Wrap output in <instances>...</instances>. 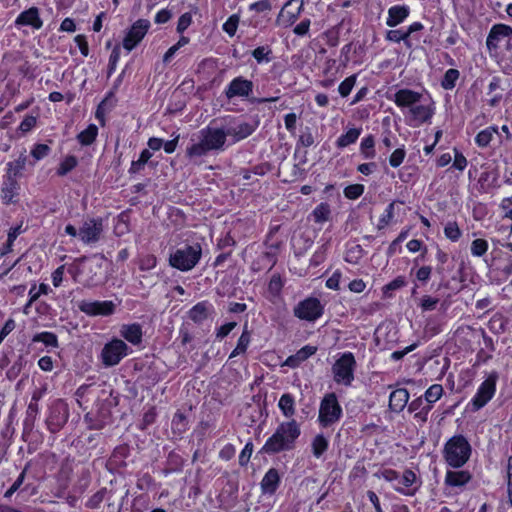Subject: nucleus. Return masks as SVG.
<instances>
[{
  "instance_id": "obj_1",
  "label": "nucleus",
  "mask_w": 512,
  "mask_h": 512,
  "mask_svg": "<svg viewBox=\"0 0 512 512\" xmlns=\"http://www.w3.org/2000/svg\"><path fill=\"white\" fill-rule=\"evenodd\" d=\"M301 434L300 425L292 419L280 423L275 432L266 440L260 453L274 455L295 448L296 440Z\"/></svg>"
},
{
  "instance_id": "obj_2",
  "label": "nucleus",
  "mask_w": 512,
  "mask_h": 512,
  "mask_svg": "<svg viewBox=\"0 0 512 512\" xmlns=\"http://www.w3.org/2000/svg\"><path fill=\"white\" fill-rule=\"evenodd\" d=\"M227 139V133L221 128L206 127L199 131L197 142L186 148V156L197 159L206 156L211 151H222Z\"/></svg>"
},
{
  "instance_id": "obj_3",
  "label": "nucleus",
  "mask_w": 512,
  "mask_h": 512,
  "mask_svg": "<svg viewBox=\"0 0 512 512\" xmlns=\"http://www.w3.org/2000/svg\"><path fill=\"white\" fill-rule=\"evenodd\" d=\"M471 452L472 448L466 437L455 435L445 443L443 457L450 467L461 468L468 462Z\"/></svg>"
},
{
  "instance_id": "obj_4",
  "label": "nucleus",
  "mask_w": 512,
  "mask_h": 512,
  "mask_svg": "<svg viewBox=\"0 0 512 512\" xmlns=\"http://www.w3.org/2000/svg\"><path fill=\"white\" fill-rule=\"evenodd\" d=\"M202 248L199 243L185 245L170 253L169 265L182 272L192 270L200 261Z\"/></svg>"
},
{
  "instance_id": "obj_5",
  "label": "nucleus",
  "mask_w": 512,
  "mask_h": 512,
  "mask_svg": "<svg viewBox=\"0 0 512 512\" xmlns=\"http://www.w3.org/2000/svg\"><path fill=\"white\" fill-rule=\"evenodd\" d=\"M343 415L337 396L331 392L326 394L320 402L318 422L321 427L329 428L337 423Z\"/></svg>"
},
{
  "instance_id": "obj_6",
  "label": "nucleus",
  "mask_w": 512,
  "mask_h": 512,
  "mask_svg": "<svg viewBox=\"0 0 512 512\" xmlns=\"http://www.w3.org/2000/svg\"><path fill=\"white\" fill-rule=\"evenodd\" d=\"M356 360L351 352L343 353L332 366L334 381L338 384L350 386L354 380Z\"/></svg>"
},
{
  "instance_id": "obj_7",
  "label": "nucleus",
  "mask_w": 512,
  "mask_h": 512,
  "mask_svg": "<svg viewBox=\"0 0 512 512\" xmlns=\"http://www.w3.org/2000/svg\"><path fill=\"white\" fill-rule=\"evenodd\" d=\"M130 352L129 346L119 338L107 342L100 353V359L105 367L118 365Z\"/></svg>"
},
{
  "instance_id": "obj_8",
  "label": "nucleus",
  "mask_w": 512,
  "mask_h": 512,
  "mask_svg": "<svg viewBox=\"0 0 512 512\" xmlns=\"http://www.w3.org/2000/svg\"><path fill=\"white\" fill-rule=\"evenodd\" d=\"M69 417L68 405L62 399L54 400L49 406L46 425L51 433L59 432L67 423Z\"/></svg>"
},
{
  "instance_id": "obj_9",
  "label": "nucleus",
  "mask_w": 512,
  "mask_h": 512,
  "mask_svg": "<svg viewBox=\"0 0 512 512\" xmlns=\"http://www.w3.org/2000/svg\"><path fill=\"white\" fill-rule=\"evenodd\" d=\"M497 380L498 374L496 372H492L481 383L476 394L471 400L473 411H478L483 408L493 398L496 391Z\"/></svg>"
},
{
  "instance_id": "obj_10",
  "label": "nucleus",
  "mask_w": 512,
  "mask_h": 512,
  "mask_svg": "<svg viewBox=\"0 0 512 512\" xmlns=\"http://www.w3.org/2000/svg\"><path fill=\"white\" fill-rule=\"evenodd\" d=\"M324 307L320 300L309 297L300 301L293 309L294 316L309 322H314L323 315Z\"/></svg>"
},
{
  "instance_id": "obj_11",
  "label": "nucleus",
  "mask_w": 512,
  "mask_h": 512,
  "mask_svg": "<svg viewBox=\"0 0 512 512\" xmlns=\"http://www.w3.org/2000/svg\"><path fill=\"white\" fill-rule=\"evenodd\" d=\"M78 309L90 317L110 316L114 314L116 305L113 301H90L81 300L77 303Z\"/></svg>"
},
{
  "instance_id": "obj_12",
  "label": "nucleus",
  "mask_w": 512,
  "mask_h": 512,
  "mask_svg": "<svg viewBox=\"0 0 512 512\" xmlns=\"http://www.w3.org/2000/svg\"><path fill=\"white\" fill-rule=\"evenodd\" d=\"M103 229L102 218H88L79 228V238L86 245L95 244L100 240Z\"/></svg>"
},
{
  "instance_id": "obj_13",
  "label": "nucleus",
  "mask_w": 512,
  "mask_h": 512,
  "mask_svg": "<svg viewBox=\"0 0 512 512\" xmlns=\"http://www.w3.org/2000/svg\"><path fill=\"white\" fill-rule=\"evenodd\" d=\"M150 28V21L147 19H138L129 29L123 39V47L132 51L145 37Z\"/></svg>"
},
{
  "instance_id": "obj_14",
  "label": "nucleus",
  "mask_w": 512,
  "mask_h": 512,
  "mask_svg": "<svg viewBox=\"0 0 512 512\" xmlns=\"http://www.w3.org/2000/svg\"><path fill=\"white\" fill-rule=\"evenodd\" d=\"M512 41V27L507 24H494L486 38V47L491 51H497L502 40Z\"/></svg>"
},
{
  "instance_id": "obj_15",
  "label": "nucleus",
  "mask_w": 512,
  "mask_h": 512,
  "mask_svg": "<svg viewBox=\"0 0 512 512\" xmlns=\"http://www.w3.org/2000/svg\"><path fill=\"white\" fill-rule=\"evenodd\" d=\"M253 82L242 76L234 78L225 90V96L228 99L235 97L247 98L253 92Z\"/></svg>"
},
{
  "instance_id": "obj_16",
  "label": "nucleus",
  "mask_w": 512,
  "mask_h": 512,
  "mask_svg": "<svg viewBox=\"0 0 512 512\" xmlns=\"http://www.w3.org/2000/svg\"><path fill=\"white\" fill-rule=\"evenodd\" d=\"M260 124V120L258 116H254L249 121L240 122L235 126H232L227 129V136H232L234 141H241L250 135H252Z\"/></svg>"
},
{
  "instance_id": "obj_17",
  "label": "nucleus",
  "mask_w": 512,
  "mask_h": 512,
  "mask_svg": "<svg viewBox=\"0 0 512 512\" xmlns=\"http://www.w3.org/2000/svg\"><path fill=\"white\" fill-rule=\"evenodd\" d=\"M20 184L11 175H6L1 186V200L4 205L18 202Z\"/></svg>"
},
{
  "instance_id": "obj_18",
  "label": "nucleus",
  "mask_w": 512,
  "mask_h": 512,
  "mask_svg": "<svg viewBox=\"0 0 512 512\" xmlns=\"http://www.w3.org/2000/svg\"><path fill=\"white\" fill-rule=\"evenodd\" d=\"M215 313L214 306L208 301L195 304L189 311L188 317L196 324H201Z\"/></svg>"
},
{
  "instance_id": "obj_19",
  "label": "nucleus",
  "mask_w": 512,
  "mask_h": 512,
  "mask_svg": "<svg viewBox=\"0 0 512 512\" xmlns=\"http://www.w3.org/2000/svg\"><path fill=\"white\" fill-rule=\"evenodd\" d=\"M422 97V94L408 88L399 89L393 96L394 103L400 108H409L416 105Z\"/></svg>"
},
{
  "instance_id": "obj_20",
  "label": "nucleus",
  "mask_w": 512,
  "mask_h": 512,
  "mask_svg": "<svg viewBox=\"0 0 512 512\" xmlns=\"http://www.w3.org/2000/svg\"><path fill=\"white\" fill-rule=\"evenodd\" d=\"M15 25L17 27L31 26L33 29H40L43 26V21L40 18L39 9L37 7H30L21 12L15 20Z\"/></svg>"
},
{
  "instance_id": "obj_21",
  "label": "nucleus",
  "mask_w": 512,
  "mask_h": 512,
  "mask_svg": "<svg viewBox=\"0 0 512 512\" xmlns=\"http://www.w3.org/2000/svg\"><path fill=\"white\" fill-rule=\"evenodd\" d=\"M281 483L279 471L276 468H270L263 476L260 482V488L263 495H273L276 493Z\"/></svg>"
},
{
  "instance_id": "obj_22",
  "label": "nucleus",
  "mask_w": 512,
  "mask_h": 512,
  "mask_svg": "<svg viewBox=\"0 0 512 512\" xmlns=\"http://www.w3.org/2000/svg\"><path fill=\"white\" fill-rule=\"evenodd\" d=\"M119 334L134 346L140 345L143 340L142 326L139 323L121 325Z\"/></svg>"
},
{
  "instance_id": "obj_23",
  "label": "nucleus",
  "mask_w": 512,
  "mask_h": 512,
  "mask_svg": "<svg viewBox=\"0 0 512 512\" xmlns=\"http://www.w3.org/2000/svg\"><path fill=\"white\" fill-rule=\"evenodd\" d=\"M472 479L468 470H448L445 474L444 483L453 488H463Z\"/></svg>"
},
{
  "instance_id": "obj_24",
  "label": "nucleus",
  "mask_w": 512,
  "mask_h": 512,
  "mask_svg": "<svg viewBox=\"0 0 512 512\" xmlns=\"http://www.w3.org/2000/svg\"><path fill=\"white\" fill-rule=\"evenodd\" d=\"M417 482V476L416 474L410 470L406 469L403 472L401 483L404 487H396L395 490L403 495L406 496H413L417 492V490L420 487V484L416 487L413 485Z\"/></svg>"
},
{
  "instance_id": "obj_25",
  "label": "nucleus",
  "mask_w": 512,
  "mask_h": 512,
  "mask_svg": "<svg viewBox=\"0 0 512 512\" xmlns=\"http://www.w3.org/2000/svg\"><path fill=\"white\" fill-rule=\"evenodd\" d=\"M409 400V392L405 388L394 390L389 397V408L391 411L399 413L407 405Z\"/></svg>"
},
{
  "instance_id": "obj_26",
  "label": "nucleus",
  "mask_w": 512,
  "mask_h": 512,
  "mask_svg": "<svg viewBox=\"0 0 512 512\" xmlns=\"http://www.w3.org/2000/svg\"><path fill=\"white\" fill-rule=\"evenodd\" d=\"M410 14V8L406 5H395L389 8L386 25L395 27L402 23Z\"/></svg>"
},
{
  "instance_id": "obj_27",
  "label": "nucleus",
  "mask_w": 512,
  "mask_h": 512,
  "mask_svg": "<svg viewBox=\"0 0 512 512\" xmlns=\"http://www.w3.org/2000/svg\"><path fill=\"white\" fill-rule=\"evenodd\" d=\"M316 351L317 348L315 346L306 345L298 350L294 355L289 356L284 364L288 367L296 368L310 356L314 355Z\"/></svg>"
},
{
  "instance_id": "obj_28",
  "label": "nucleus",
  "mask_w": 512,
  "mask_h": 512,
  "mask_svg": "<svg viewBox=\"0 0 512 512\" xmlns=\"http://www.w3.org/2000/svg\"><path fill=\"white\" fill-rule=\"evenodd\" d=\"M277 262L276 254L271 251L262 252L256 260L252 262L251 269L254 272H258L264 268L269 270L274 267Z\"/></svg>"
},
{
  "instance_id": "obj_29",
  "label": "nucleus",
  "mask_w": 512,
  "mask_h": 512,
  "mask_svg": "<svg viewBox=\"0 0 512 512\" xmlns=\"http://www.w3.org/2000/svg\"><path fill=\"white\" fill-rule=\"evenodd\" d=\"M38 413L39 405L35 402L29 403L26 410V416L23 421V436L28 435L32 432Z\"/></svg>"
},
{
  "instance_id": "obj_30",
  "label": "nucleus",
  "mask_w": 512,
  "mask_h": 512,
  "mask_svg": "<svg viewBox=\"0 0 512 512\" xmlns=\"http://www.w3.org/2000/svg\"><path fill=\"white\" fill-rule=\"evenodd\" d=\"M409 112L414 120H417L420 123H425L430 121L432 118L434 114V107L426 105H414L411 107Z\"/></svg>"
},
{
  "instance_id": "obj_31",
  "label": "nucleus",
  "mask_w": 512,
  "mask_h": 512,
  "mask_svg": "<svg viewBox=\"0 0 512 512\" xmlns=\"http://www.w3.org/2000/svg\"><path fill=\"white\" fill-rule=\"evenodd\" d=\"M278 407L286 418L293 417L296 411L293 395L290 393H284L279 399Z\"/></svg>"
},
{
  "instance_id": "obj_32",
  "label": "nucleus",
  "mask_w": 512,
  "mask_h": 512,
  "mask_svg": "<svg viewBox=\"0 0 512 512\" xmlns=\"http://www.w3.org/2000/svg\"><path fill=\"white\" fill-rule=\"evenodd\" d=\"M97 135L98 127L95 124H90L77 135L76 139L82 146H89L95 142Z\"/></svg>"
},
{
  "instance_id": "obj_33",
  "label": "nucleus",
  "mask_w": 512,
  "mask_h": 512,
  "mask_svg": "<svg viewBox=\"0 0 512 512\" xmlns=\"http://www.w3.org/2000/svg\"><path fill=\"white\" fill-rule=\"evenodd\" d=\"M27 160L28 157L26 155V150H23V152L16 160L7 164V175H11L16 178V176L20 175L21 172L25 169Z\"/></svg>"
},
{
  "instance_id": "obj_34",
  "label": "nucleus",
  "mask_w": 512,
  "mask_h": 512,
  "mask_svg": "<svg viewBox=\"0 0 512 512\" xmlns=\"http://www.w3.org/2000/svg\"><path fill=\"white\" fill-rule=\"evenodd\" d=\"M251 334L245 325L242 334L240 335L235 349L231 352L229 359L234 358L240 354H244L250 344Z\"/></svg>"
},
{
  "instance_id": "obj_35",
  "label": "nucleus",
  "mask_w": 512,
  "mask_h": 512,
  "mask_svg": "<svg viewBox=\"0 0 512 512\" xmlns=\"http://www.w3.org/2000/svg\"><path fill=\"white\" fill-rule=\"evenodd\" d=\"M361 134V128H351L345 134L338 137L336 146L338 148H345L357 141Z\"/></svg>"
},
{
  "instance_id": "obj_36",
  "label": "nucleus",
  "mask_w": 512,
  "mask_h": 512,
  "mask_svg": "<svg viewBox=\"0 0 512 512\" xmlns=\"http://www.w3.org/2000/svg\"><path fill=\"white\" fill-rule=\"evenodd\" d=\"M329 441L323 434L316 435L312 442V454L316 458H320L328 449Z\"/></svg>"
},
{
  "instance_id": "obj_37",
  "label": "nucleus",
  "mask_w": 512,
  "mask_h": 512,
  "mask_svg": "<svg viewBox=\"0 0 512 512\" xmlns=\"http://www.w3.org/2000/svg\"><path fill=\"white\" fill-rule=\"evenodd\" d=\"M330 214V205L326 202H322L319 205H317L311 213L313 220L316 223H323L328 221Z\"/></svg>"
},
{
  "instance_id": "obj_38",
  "label": "nucleus",
  "mask_w": 512,
  "mask_h": 512,
  "mask_svg": "<svg viewBox=\"0 0 512 512\" xmlns=\"http://www.w3.org/2000/svg\"><path fill=\"white\" fill-rule=\"evenodd\" d=\"M84 419L89 429L101 430L108 424V417L105 415L87 413Z\"/></svg>"
},
{
  "instance_id": "obj_39",
  "label": "nucleus",
  "mask_w": 512,
  "mask_h": 512,
  "mask_svg": "<svg viewBox=\"0 0 512 512\" xmlns=\"http://www.w3.org/2000/svg\"><path fill=\"white\" fill-rule=\"evenodd\" d=\"M507 321L500 313H496L488 322V328L495 334H501L506 331Z\"/></svg>"
},
{
  "instance_id": "obj_40",
  "label": "nucleus",
  "mask_w": 512,
  "mask_h": 512,
  "mask_svg": "<svg viewBox=\"0 0 512 512\" xmlns=\"http://www.w3.org/2000/svg\"><path fill=\"white\" fill-rule=\"evenodd\" d=\"M495 134H498L497 128L488 127L476 135L475 142L479 147H487Z\"/></svg>"
},
{
  "instance_id": "obj_41",
  "label": "nucleus",
  "mask_w": 512,
  "mask_h": 512,
  "mask_svg": "<svg viewBox=\"0 0 512 512\" xmlns=\"http://www.w3.org/2000/svg\"><path fill=\"white\" fill-rule=\"evenodd\" d=\"M32 341L41 342L47 347L57 348L59 346L57 335L47 331L34 335Z\"/></svg>"
},
{
  "instance_id": "obj_42",
  "label": "nucleus",
  "mask_w": 512,
  "mask_h": 512,
  "mask_svg": "<svg viewBox=\"0 0 512 512\" xmlns=\"http://www.w3.org/2000/svg\"><path fill=\"white\" fill-rule=\"evenodd\" d=\"M459 76L460 72L457 69H448L441 80L442 88L445 90H452L456 86V81L459 79Z\"/></svg>"
},
{
  "instance_id": "obj_43",
  "label": "nucleus",
  "mask_w": 512,
  "mask_h": 512,
  "mask_svg": "<svg viewBox=\"0 0 512 512\" xmlns=\"http://www.w3.org/2000/svg\"><path fill=\"white\" fill-rule=\"evenodd\" d=\"M110 493L111 491H109L107 488L100 489L89 498L86 506L91 509L98 508L105 499L108 501L110 500V497L108 496Z\"/></svg>"
},
{
  "instance_id": "obj_44",
  "label": "nucleus",
  "mask_w": 512,
  "mask_h": 512,
  "mask_svg": "<svg viewBox=\"0 0 512 512\" xmlns=\"http://www.w3.org/2000/svg\"><path fill=\"white\" fill-rule=\"evenodd\" d=\"M375 140L372 135L363 138L360 144V150L365 159H373L375 157L374 150Z\"/></svg>"
},
{
  "instance_id": "obj_45",
  "label": "nucleus",
  "mask_w": 512,
  "mask_h": 512,
  "mask_svg": "<svg viewBox=\"0 0 512 512\" xmlns=\"http://www.w3.org/2000/svg\"><path fill=\"white\" fill-rule=\"evenodd\" d=\"M78 164V160L75 156L70 155L64 158V160L59 164L57 169L58 176H65L70 171H72Z\"/></svg>"
},
{
  "instance_id": "obj_46",
  "label": "nucleus",
  "mask_w": 512,
  "mask_h": 512,
  "mask_svg": "<svg viewBox=\"0 0 512 512\" xmlns=\"http://www.w3.org/2000/svg\"><path fill=\"white\" fill-rule=\"evenodd\" d=\"M443 392L442 385L433 384L425 391L424 400L429 403H435L441 398Z\"/></svg>"
},
{
  "instance_id": "obj_47",
  "label": "nucleus",
  "mask_w": 512,
  "mask_h": 512,
  "mask_svg": "<svg viewBox=\"0 0 512 512\" xmlns=\"http://www.w3.org/2000/svg\"><path fill=\"white\" fill-rule=\"evenodd\" d=\"M272 50L269 46H259L252 51L253 58L258 62H270L272 60Z\"/></svg>"
},
{
  "instance_id": "obj_48",
  "label": "nucleus",
  "mask_w": 512,
  "mask_h": 512,
  "mask_svg": "<svg viewBox=\"0 0 512 512\" xmlns=\"http://www.w3.org/2000/svg\"><path fill=\"white\" fill-rule=\"evenodd\" d=\"M488 250V242L485 239H475L471 243V254L476 257L483 256Z\"/></svg>"
},
{
  "instance_id": "obj_49",
  "label": "nucleus",
  "mask_w": 512,
  "mask_h": 512,
  "mask_svg": "<svg viewBox=\"0 0 512 512\" xmlns=\"http://www.w3.org/2000/svg\"><path fill=\"white\" fill-rule=\"evenodd\" d=\"M363 257V248L360 245L350 247L345 255V260L348 263L357 264Z\"/></svg>"
},
{
  "instance_id": "obj_50",
  "label": "nucleus",
  "mask_w": 512,
  "mask_h": 512,
  "mask_svg": "<svg viewBox=\"0 0 512 512\" xmlns=\"http://www.w3.org/2000/svg\"><path fill=\"white\" fill-rule=\"evenodd\" d=\"M438 303V298L432 297L430 295H424L420 299L418 306L420 307L422 312H429L435 310Z\"/></svg>"
},
{
  "instance_id": "obj_51",
  "label": "nucleus",
  "mask_w": 512,
  "mask_h": 512,
  "mask_svg": "<svg viewBox=\"0 0 512 512\" xmlns=\"http://www.w3.org/2000/svg\"><path fill=\"white\" fill-rule=\"evenodd\" d=\"M394 205L395 202H391L385 209V213L380 217L379 222L377 224V229L382 230L387 226L394 217Z\"/></svg>"
},
{
  "instance_id": "obj_52",
  "label": "nucleus",
  "mask_w": 512,
  "mask_h": 512,
  "mask_svg": "<svg viewBox=\"0 0 512 512\" xmlns=\"http://www.w3.org/2000/svg\"><path fill=\"white\" fill-rule=\"evenodd\" d=\"M364 189V185L362 184L348 185L344 189V196L350 200H355L364 193Z\"/></svg>"
},
{
  "instance_id": "obj_53",
  "label": "nucleus",
  "mask_w": 512,
  "mask_h": 512,
  "mask_svg": "<svg viewBox=\"0 0 512 512\" xmlns=\"http://www.w3.org/2000/svg\"><path fill=\"white\" fill-rule=\"evenodd\" d=\"M444 234L451 241H457L461 237V230L456 222H448L445 225Z\"/></svg>"
},
{
  "instance_id": "obj_54",
  "label": "nucleus",
  "mask_w": 512,
  "mask_h": 512,
  "mask_svg": "<svg viewBox=\"0 0 512 512\" xmlns=\"http://www.w3.org/2000/svg\"><path fill=\"white\" fill-rule=\"evenodd\" d=\"M25 364H26V360H25L24 356L19 355L17 360L12 364V366L7 371L8 378H10V379L16 378L22 371Z\"/></svg>"
},
{
  "instance_id": "obj_55",
  "label": "nucleus",
  "mask_w": 512,
  "mask_h": 512,
  "mask_svg": "<svg viewBox=\"0 0 512 512\" xmlns=\"http://www.w3.org/2000/svg\"><path fill=\"white\" fill-rule=\"evenodd\" d=\"M283 281L279 274H274L268 284V291L274 295L277 296L280 294L282 288H283Z\"/></svg>"
},
{
  "instance_id": "obj_56",
  "label": "nucleus",
  "mask_w": 512,
  "mask_h": 512,
  "mask_svg": "<svg viewBox=\"0 0 512 512\" xmlns=\"http://www.w3.org/2000/svg\"><path fill=\"white\" fill-rule=\"evenodd\" d=\"M355 82H356V76L355 75L347 77L345 80H343L340 83V85L338 87L339 94L342 97L348 96L350 94L351 90L353 89V87L355 85Z\"/></svg>"
},
{
  "instance_id": "obj_57",
  "label": "nucleus",
  "mask_w": 512,
  "mask_h": 512,
  "mask_svg": "<svg viewBox=\"0 0 512 512\" xmlns=\"http://www.w3.org/2000/svg\"><path fill=\"white\" fill-rule=\"evenodd\" d=\"M405 156H406V151L404 148H397L396 150H394L392 152V154L390 155L389 157V164L391 167L393 168H397L399 167L404 159H405Z\"/></svg>"
},
{
  "instance_id": "obj_58",
  "label": "nucleus",
  "mask_w": 512,
  "mask_h": 512,
  "mask_svg": "<svg viewBox=\"0 0 512 512\" xmlns=\"http://www.w3.org/2000/svg\"><path fill=\"white\" fill-rule=\"evenodd\" d=\"M407 236H408V230H404V231L400 232V234L397 236V238L391 242V244L389 245V247L387 249L386 254L388 257H392L393 255L396 254L400 243L403 242L407 238Z\"/></svg>"
},
{
  "instance_id": "obj_59",
  "label": "nucleus",
  "mask_w": 512,
  "mask_h": 512,
  "mask_svg": "<svg viewBox=\"0 0 512 512\" xmlns=\"http://www.w3.org/2000/svg\"><path fill=\"white\" fill-rule=\"evenodd\" d=\"M157 259L154 255L147 254L139 259V269L142 271H149L156 266Z\"/></svg>"
},
{
  "instance_id": "obj_60",
  "label": "nucleus",
  "mask_w": 512,
  "mask_h": 512,
  "mask_svg": "<svg viewBox=\"0 0 512 512\" xmlns=\"http://www.w3.org/2000/svg\"><path fill=\"white\" fill-rule=\"evenodd\" d=\"M239 24V16L236 14L231 15L223 24V30L229 35L234 36Z\"/></svg>"
},
{
  "instance_id": "obj_61",
  "label": "nucleus",
  "mask_w": 512,
  "mask_h": 512,
  "mask_svg": "<svg viewBox=\"0 0 512 512\" xmlns=\"http://www.w3.org/2000/svg\"><path fill=\"white\" fill-rule=\"evenodd\" d=\"M386 39L396 43L404 41L407 46H410L407 34L401 30H389L386 34Z\"/></svg>"
},
{
  "instance_id": "obj_62",
  "label": "nucleus",
  "mask_w": 512,
  "mask_h": 512,
  "mask_svg": "<svg viewBox=\"0 0 512 512\" xmlns=\"http://www.w3.org/2000/svg\"><path fill=\"white\" fill-rule=\"evenodd\" d=\"M50 150L46 144H36L31 150V155L35 160H41L50 153Z\"/></svg>"
},
{
  "instance_id": "obj_63",
  "label": "nucleus",
  "mask_w": 512,
  "mask_h": 512,
  "mask_svg": "<svg viewBox=\"0 0 512 512\" xmlns=\"http://www.w3.org/2000/svg\"><path fill=\"white\" fill-rule=\"evenodd\" d=\"M406 285L404 276H398L383 287V293L388 294L389 291L398 290Z\"/></svg>"
},
{
  "instance_id": "obj_64",
  "label": "nucleus",
  "mask_w": 512,
  "mask_h": 512,
  "mask_svg": "<svg viewBox=\"0 0 512 512\" xmlns=\"http://www.w3.org/2000/svg\"><path fill=\"white\" fill-rule=\"evenodd\" d=\"M192 23V14L189 12H186L182 14L177 23V32L182 34Z\"/></svg>"
}]
</instances>
